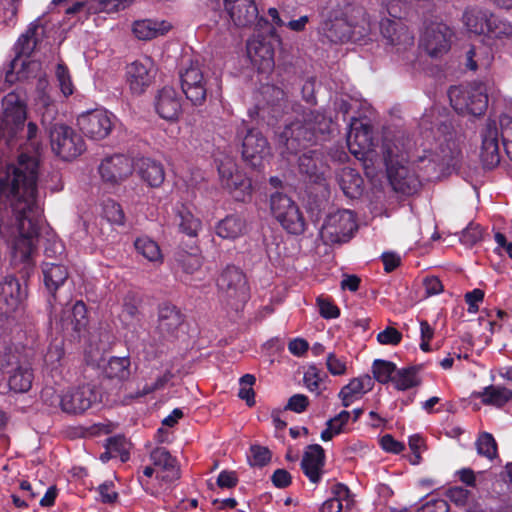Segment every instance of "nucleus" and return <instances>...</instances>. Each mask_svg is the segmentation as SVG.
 Returning <instances> with one entry per match:
<instances>
[{
  "mask_svg": "<svg viewBox=\"0 0 512 512\" xmlns=\"http://www.w3.org/2000/svg\"><path fill=\"white\" fill-rule=\"evenodd\" d=\"M181 88L193 105H202L207 97V83L198 60H190L180 72Z\"/></svg>",
  "mask_w": 512,
  "mask_h": 512,
  "instance_id": "obj_17",
  "label": "nucleus"
},
{
  "mask_svg": "<svg viewBox=\"0 0 512 512\" xmlns=\"http://www.w3.org/2000/svg\"><path fill=\"white\" fill-rule=\"evenodd\" d=\"M61 329L72 337H80L88 325L87 307L83 301H76L73 305L66 304L59 319Z\"/></svg>",
  "mask_w": 512,
  "mask_h": 512,
  "instance_id": "obj_28",
  "label": "nucleus"
},
{
  "mask_svg": "<svg viewBox=\"0 0 512 512\" xmlns=\"http://www.w3.org/2000/svg\"><path fill=\"white\" fill-rule=\"evenodd\" d=\"M258 35L254 36L247 43V54L251 62L258 67L261 71H269L274 67V47L271 39H277L276 32L274 37L268 32L267 27L264 26L262 30H258Z\"/></svg>",
  "mask_w": 512,
  "mask_h": 512,
  "instance_id": "obj_19",
  "label": "nucleus"
},
{
  "mask_svg": "<svg viewBox=\"0 0 512 512\" xmlns=\"http://www.w3.org/2000/svg\"><path fill=\"white\" fill-rule=\"evenodd\" d=\"M33 374L28 363H24L8 374L7 382L10 390L16 393L27 392L32 385Z\"/></svg>",
  "mask_w": 512,
  "mask_h": 512,
  "instance_id": "obj_40",
  "label": "nucleus"
},
{
  "mask_svg": "<svg viewBox=\"0 0 512 512\" xmlns=\"http://www.w3.org/2000/svg\"><path fill=\"white\" fill-rule=\"evenodd\" d=\"M270 209L282 227L291 234L305 230V220L298 205L286 194L276 192L270 197Z\"/></svg>",
  "mask_w": 512,
  "mask_h": 512,
  "instance_id": "obj_11",
  "label": "nucleus"
},
{
  "mask_svg": "<svg viewBox=\"0 0 512 512\" xmlns=\"http://www.w3.org/2000/svg\"><path fill=\"white\" fill-rule=\"evenodd\" d=\"M476 448L478 454L490 460L497 456V443L490 433L484 432L478 437Z\"/></svg>",
  "mask_w": 512,
  "mask_h": 512,
  "instance_id": "obj_51",
  "label": "nucleus"
},
{
  "mask_svg": "<svg viewBox=\"0 0 512 512\" xmlns=\"http://www.w3.org/2000/svg\"><path fill=\"white\" fill-rule=\"evenodd\" d=\"M365 11L360 6L346 5L344 12L332 11L328 19L322 24V33L332 43H344L352 39L357 28L359 34L366 31L368 25Z\"/></svg>",
  "mask_w": 512,
  "mask_h": 512,
  "instance_id": "obj_7",
  "label": "nucleus"
},
{
  "mask_svg": "<svg viewBox=\"0 0 512 512\" xmlns=\"http://www.w3.org/2000/svg\"><path fill=\"white\" fill-rule=\"evenodd\" d=\"M356 229L354 214L349 210H337L329 213L320 230V236L326 244L347 242Z\"/></svg>",
  "mask_w": 512,
  "mask_h": 512,
  "instance_id": "obj_12",
  "label": "nucleus"
},
{
  "mask_svg": "<svg viewBox=\"0 0 512 512\" xmlns=\"http://www.w3.org/2000/svg\"><path fill=\"white\" fill-rule=\"evenodd\" d=\"M150 459L154 466L160 469L158 478L165 482H173L180 478V469L176 458L170 452L163 448L157 447L150 453Z\"/></svg>",
  "mask_w": 512,
  "mask_h": 512,
  "instance_id": "obj_34",
  "label": "nucleus"
},
{
  "mask_svg": "<svg viewBox=\"0 0 512 512\" xmlns=\"http://www.w3.org/2000/svg\"><path fill=\"white\" fill-rule=\"evenodd\" d=\"M104 217L112 224L124 225L125 215L120 204L114 200H107L103 205Z\"/></svg>",
  "mask_w": 512,
  "mask_h": 512,
  "instance_id": "obj_53",
  "label": "nucleus"
},
{
  "mask_svg": "<svg viewBox=\"0 0 512 512\" xmlns=\"http://www.w3.org/2000/svg\"><path fill=\"white\" fill-rule=\"evenodd\" d=\"M125 75L131 93L141 95L153 83L156 70L152 59L146 57L128 64Z\"/></svg>",
  "mask_w": 512,
  "mask_h": 512,
  "instance_id": "obj_21",
  "label": "nucleus"
},
{
  "mask_svg": "<svg viewBox=\"0 0 512 512\" xmlns=\"http://www.w3.org/2000/svg\"><path fill=\"white\" fill-rule=\"evenodd\" d=\"M44 254L47 261H61L65 254V246L63 242L58 239H48L45 244Z\"/></svg>",
  "mask_w": 512,
  "mask_h": 512,
  "instance_id": "obj_55",
  "label": "nucleus"
},
{
  "mask_svg": "<svg viewBox=\"0 0 512 512\" xmlns=\"http://www.w3.org/2000/svg\"><path fill=\"white\" fill-rule=\"evenodd\" d=\"M410 140L403 132H398L392 137L385 136L382 144L383 158L394 189L402 193L416 192L419 183L414 178H407V170L404 163L408 161Z\"/></svg>",
  "mask_w": 512,
  "mask_h": 512,
  "instance_id": "obj_5",
  "label": "nucleus"
},
{
  "mask_svg": "<svg viewBox=\"0 0 512 512\" xmlns=\"http://www.w3.org/2000/svg\"><path fill=\"white\" fill-rule=\"evenodd\" d=\"M24 363L25 361L21 360L20 354L15 349L5 347L0 351V371L3 374L8 375Z\"/></svg>",
  "mask_w": 512,
  "mask_h": 512,
  "instance_id": "obj_48",
  "label": "nucleus"
},
{
  "mask_svg": "<svg viewBox=\"0 0 512 512\" xmlns=\"http://www.w3.org/2000/svg\"><path fill=\"white\" fill-rule=\"evenodd\" d=\"M49 136L53 152L63 160H72L85 151L82 136L65 124H52L49 127Z\"/></svg>",
  "mask_w": 512,
  "mask_h": 512,
  "instance_id": "obj_10",
  "label": "nucleus"
},
{
  "mask_svg": "<svg viewBox=\"0 0 512 512\" xmlns=\"http://www.w3.org/2000/svg\"><path fill=\"white\" fill-rule=\"evenodd\" d=\"M64 356L63 342L55 340L50 344L44 355V361L47 365L52 368L57 367L60 360Z\"/></svg>",
  "mask_w": 512,
  "mask_h": 512,
  "instance_id": "obj_56",
  "label": "nucleus"
},
{
  "mask_svg": "<svg viewBox=\"0 0 512 512\" xmlns=\"http://www.w3.org/2000/svg\"><path fill=\"white\" fill-rule=\"evenodd\" d=\"M45 37V27L40 19H36L28 26L27 30L20 35L16 44V57L10 64V69L6 71V82L13 83L17 80L28 79L36 76L40 70V63L30 61L28 58L42 42Z\"/></svg>",
  "mask_w": 512,
  "mask_h": 512,
  "instance_id": "obj_6",
  "label": "nucleus"
},
{
  "mask_svg": "<svg viewBox=\"0 0 512 512\" xmlns=\"http://www.w3.org/2000/svg\"><path fill=\"white\" fill-rule=\"evenodd\" d=\"M61 409L69 414H81L92 407L99 400V393L95 386L85 384L67 390L63 395L56 396Z\"/></svg>",
  "mask_w": 512,
  "mask_h": 512,
  "instance_id": "obj_20",
  "label": "nucleus"
},
{
  "mask_svg": "<svg viewBox=\"0 0 512 512\" xmlns=\"http://www.w3.org/2000/svg\"><path fill=\"white\" fill-rule=\"evenodd\" d=\"M451 29L444 23L428 26L421 38V46L431 57H439L450 49Z\"/></svg>",
  "mask_w": 512,
  "mask_h": 512,
  "instance_id": "obj_27",
  "label": "nucleus"
},
{
  "mask_svg": "<svg viewBox=\"0 0 512 512\" xmlns=\"http://www.w3.org/2000/svg\"><path fill=\"white\" fill-rule=\"evenodd\" d=\"M448 96L455 111L461 115L481 116L488 106V96L483 84L451 87Z\"/></svg>",
  "mask_w": 512,
  "mask_h": 512,
  "instance_id": "obj_8",
  "label": "nucleus"
},
{
  "mask_svg": "<svg viewBox=\"0 0 512 512\" xmlns=\"http://www.w3.org/2000/svg\"><path fill=\"white\" fill-rule=\"evenodd\" d=\"M26 295V289L14 275H7L0 281V324L14 318Z\"/></svg>",
  "mask_w": 512,
  "mask_h": 512,
  "instance_id": "obj_16",
  "label": "nucleus"
},
{
  "mask_svg": "<svg viewBox=\"0 0 512 512\" xmlns=\"http://www.w3.org/2000/svg\"><path fill=\"white\" fill-rule=\"evenodd\" d=\"M486 405L502 407L512 399V391L501 386L490 385L479 394Z\"/></svg>",
  "mask_w": 512,
  "mask_h": 512,
  "instance_id": "obj_44",
  "label": "nucleus"
},
{
  "mask_svg": "<svg viewBox=\"0 0 512 512\" xmlns=\"http://www.w3.org/2000/svg\"><path fill=\"white\" fill-rule=\"evenodd\" d=\"M183 323L181 311L171 303H162L158 308V325L156 332L158 339H153L151 346H157L158 343L170 341L177 337L179 327Z\"/></svg>",
  "mask_w": 512,
  "mask_h": 512,
  "instance_id": "obj_23",
  "label": "nucleus"
},
{
  "mask_svg": "<svg viewBox=\"0 0 512 512\" xmlns=\"http://www.w3.org/2000/svg\"><path fill=\"white\" fill-rule=\"evenodd\" d=\"M130 360L127 357H112L106 367V374L109 378L126 379L130 371Z\"/></svg>",
  "mask_w": 512,
  "mask_h": 512,
  "instance_id": "obj_49",
  "label": "nucleus"
},
{
  "mask_svg": "<svg viewBox=\"0 0 512 512\" xmlns=\"http://www.w3.org/2000/svg\"><path fill=\"white\" fill-rule=\"evenodd\" d=\"M483 239V229L478 224L470 223L462 232L460 241L469 247Z\"/></svg>",
  "mask_w": 512,
  "mask_h": 512,
  "instance_id": "obj_54",
  "label": "nucleus"
},
{
  "mask_svg": "<svg viewBox=\"0 0 512 512\" xmlns=\"http://www.w3.org/2000/svg\"><path fill=\"white\" fill-rule=\"evenodd\" d=\"M224 7L236 26L249 27L256 24L258 30H262L265 26L271 37H274V26L266 19L259 18L255 0H224Z\"/></svg>",
  "mask_w": 512,
  "mask_h": 512,
  "instance_id": "obj_15",
  "label": "nucleus"
},
{
  "mask_svg": "<svg viewBox=\"0 0 512 512\" xmlns=\"http://www.w3.org/2000/svg\"><path fill=\"white\" fill-rule=\"evenodd\" d=\"M132 161L121 154L105 158L100 166L101 178L110 184H117L132 174Z\"/></svg>",
  "mask_w": 512,
  "mask_h": 512,
  "instance_id": "obj_30",
  "label": "nucleus"
},
{
  "mask_svg": "<svg viewBox=\"0 0 512 512\" xmlns=\"http://www.w3.org/2000/svg\"><path fill=\"white\" fill-rule=\"evenodd\" d=\"M402 339V334L393 327H387L377 335V340L383 345H397Z\"/></svg>",
  "mask_w": 512,
  "mask_h": 512,
  "instance_id": "obj_61",
  "label": "nucleus"
},
{
  "mask_svg": "<svg viewBox=\"0 0 512 512\" xmlns=\"http://www.w3.org/2000/svg\"><path fill=\"white\" fill-rule=\"evenodd\" d=\"M480 159L485 168L491 169L500 163L499 132L494 120H487L480 132Z\"/></svg>",
  "mask_w": 512,
  "mask_h": 512,
  "instance_id": "obj_25",
  "label": "nucleus"
},
{
  "mask_svg": "<svg viewBox=\"0 0 512 512\" xmlns=\"http://www.w3.org/2000/svg\"><path fill=\"white\" fill-rule=\"evenodd\" d=\"M325 464V452L319 444L307 446L301 461V468L308 479L317 484L320 482Z\"/></svg>",
  "mask_w": 512,
  "mask_h": 512,
  "instance_id": "obj_32",
  "label": "nucleus"
},
{
  "mask_svg": "<svg viewBox=\"0 0 512 512\" xmlns=\"http://www.w3.org/2000/svg\"><path fill=\"white\" fill-rule=\"evenodd\" d=\"M250 452L253 459L251 465L262 467L271 459V452L267 447L252 445L250 447Z\"/></svg>",
  "mask_w": 512,
  "mask_h": 512,
  "instance_id": "obj_59",
  "label": "nucleus"
},
{
  "mask_svg": "<svg viewBox=\"0 0 512 512\" xmlns=\"http://www.w3.org/2000/svg\"><path fill=\"white\" fill-rule=\"evenodd\" d=\"M420 127L430 131L434 139L439 142L437 150L425 152L418 158L420 169L424 170L427 178L430 179L434 174L444 173L454 167L461 155V149L455 138V124L448 115H440L435 110L425 112L420 119Z\"/></svg>",
  "mask_w": 512,
  "mask_h": 512,
  "instance_id": "obj_2",
  "label": "nucleus"
},
{
  "mask_svg": "<svg viewBox=\"0 0 512 512\" xmlns=\"http://www.w3.org/2000/svg\"><path fill=\"white\" fill-rule=\"evenodd\" d=\"M337 182L343 193L349 198H357L362 193L363 179L357 170L343 167L336 174Z\"/></svg>",
  "mask_w": 512,
  "mask_h": 512,
  "instance_id": "obj_37",
  "label": "nucleus"
},
{
  "mask_svg": "<svg viewBox=\"0 0 512 512\" xmlns=\"http://www.w3.org/2000/svg\"><path fill=\"white\" fill-rule=\"evenodd\" d=\"M374 381L369 375L353 378L343 386L338 394L344 407H349L353 402L373 389Z\"/></svg>",
  "mask_w": 512,
  "mask_h": 512,
  "instance_id": "obj_35",
  "label": "nucleus"
},
{
  "mask_svg": "<svg viewBox=\"0 0 512 512\" xmlns=\"http://www.w3.org/2000/svg\"><path fill=\"white\" fill-rule=\"evenodd\" d=\"M308 405L309 400L307 396L303 394H295L289 398L285 409L296 413H302L307 409Z\"/></svg>",
  "mask_w": 512,
  "mask_h": 512,
  "instance_id": "obj_64",
  "label": "nucleus"
},
{
  "mask_svg": "<svg viewBox=\"0 0 512 512\" xmlns=\"http://www.w3.org/2000/svg\"><path fill=\"white\" fill-rule=\"evenodd\" d=\"M80 130L89 138L101 140L107 137L113 127L110 115L105 110L95 109L81 114L77 119Z\"/></svg>",
  "mask_w": 512,
  "mask_h": 512,
  "instance_id": "obj_24",
  "label": "nucleus"
},
{
  "mask_svg": "<svg viewBox=\"0 0 512 512\" xmlns=\"http://www.w3.org/2000/svg\"><path fill=\"white\" fill-rule=\"evenodd\" d=\"M380 33L385 46L391 53L405 54L414 47V36L400 18L382 19Z\"/></svg>",
  "mask_w": 512,
  "mask_h": 512,
  "instance_id": "obj_13",
  "label": "nucleus"
},
{
  "mask_svg": "<svg viewBox=\"0 0 512 512\" xmlns=\"http://www.w3.org/2000/svg\"><path fill=\"white\" fill-rule=\"evenodd\" d=\"M174 260L176 266L186 275L201 273L202 257L198 253H191L185 250L175 252Z\"/></svg>",
  "mask_w": 512,
  "mask_h": 512,
  "instance_id": "obj_43",
  "label": "nucleus"
},
{
  "mask_svg": "<svg viewBox=\"0 0 512 512\" xmlns=\"http://www.w3.org/2000/svg\"><path fill=\"white\" fill-rule=\"evenodd\" d=\"M27 108L25 99L18 92H10L2 99V115L0 116V142L12 147L19 139H26L31 149L37 153L39 141L37 140L38 127L29 122L25 129Z\"/></svg>",
  "mask_w": 512,
  "mask_h": 512,
  "instance_id": "obj_4",
  "label": "nucleus"
},
{
  "mask_svg": "<svg viewBox=\"0 0 512 512\" xmlns=\"http://www.w3.org/2000/svg\"><path fill=\"white\" fill-rule=\"evenodd\" d=\"M221 185L237 201H246L251 196V180L240 171L233 157L222 154L216 158Z\"/></svg>",
  "mask_w": 512,
  "mask_h": 512,
  "instance_id": "obj_9",
  "label": "nucleus"
},
{
  "mask_svg": "<svg viewBox=\"0 0 512 512\" xmlns=\"http://www.w3.org/2000/svg\"><path fill=\"white\" fill-rule=\"evenodd\" d=\"M299 172L314 184L324 185L326 182L327 165L323 153L318 149L303 153L298 159Z\"/></svg>",
  "mask_w": 512,
  "mask_h": 512,
  "instance_id": "obj_29",
  "label": "nucleus"
},
{
  "mask_svg": "<svg viewBox=\"0 0 512 512\" xmlns=\"http://www.w3.org/2000/svg\"><path fill=\"white\" fill-rule=\"evenodd\" d=\"M171 28L165 21L142 20L136 21L133 25V33L140 40H150L158 35H164Z\"/></svg>",
  "mask_w": 512,
  "mask_h": 512,
  "instance_id": "obj_39",
  "label": "nucleus"
},
{
  "mask_svg": "<svg viewBox=\"0 0 512 512\" xmlns=\"http://www.w3.org/2000/svg\"><path fill=\"white\" fill-rule=\"evenodd\" d=\"M255 381L256 379L252 374H245L239 380L240 389L238 392V397L242 400H245L249 407L255 405V392L252 388V386L255 384Z\"/></svg>",
  "mask_w": 512,
  "mask_h": 512,
  "instance_id": "obj_52",
  "label": "nucleus"
},
{
  "mask_svg": "<svg viewBox=\"0 0 512 512\" xmlns=\"http://www.w3.org/2000/svg\"><path fill=\"white\" fill-rule=\"evenodd\" d=\"M138 172L141 179L150 187H159L165 179L163 165L150 158H143L140 160Z\"/></svg>",
  "mask_w": 512,
  "mask_h": 512,
  "instance_id": "obj_38",
  "label": "nucleus"
},
{
  "mask_svg": "<svg viewBox=\"0 0 512 512\" xmlns=\"http://www.w3.org/2000/svg\"><path fill=\"white\" fill-rule=\"evenodd\" d=\"M177 217L179 228L183 233L191 237L197 235L201 222L186 207L182 206L178 210Z\"/></svg>",
  "mask_w": 512,
  "mask_h": 512,
  "instance_id": "obj_47",
  "label": "nucleus"
},
{
  "mask_svg": "<svg viewBox=\"0 0 512 512\" xmlns=\"http://www.w3.org/2000/svg\"><path fill=\"white\" fill-rule=\"evenodd\" d=\"M396 371V365L390 361L376 359L372 365L374 379L382 384L390 381L393 382V376L396 374Z\"/></svg>",
  "mask_w": 512,
  "mask_h": 512,
  "instance_id": "obj_46",
  "label": "nucleus"
},
{
  "mask_svg": "<svg viewBox=\"0 0 512 512\" xmlns=\"http://www.w3.org/2000/svg\"><path fill=\"white\" fill-rule=\"evenodd\" d=\"M56 77L59 82L60 89L65 96H69L73 93V84L68 72V69L58 64L56 69Z\"/></svg>",
  "mask_w": 512,
  "mask_h": 512,
  "instance_id": "obj_58",
  "label": "nucleus"
},
{
  "mask_svg": "<svg viewBox=\"0 0 512 512\" xmlns=\"http://www.w3.org/2000/svg\"><path fill=\"white\" fill-rule=\"evenodd\" d=\"M246 230L245 221L238 215H229L221 220L217 227L218 236L226 239H235L244 234Z\"/></svg>",
  "mask_w": 512,
  "mask_h": 512,
  "instance_id": "obj_41",
  "label": "nucleus"
},
{
  "mask_svg": "<svg viewBox=\"0 0 512 512\" xmlns=\"http://www.w3.org/2000/svg\"><path fill=\"white\" fill-rule=\"evenodd\" d=\"M38 234V226H35L34 233H22L15 240L12 261L14 268L21 275L22 279L27 280L35 271V262L32 258L33 239Z\"/></svg>",
  "mask_w": 512,
  "mask_h": 512,
  "instance_id": "obj_22",
  "label": "nucleus"
},
{
  "mask_svg": "<svg viewBox=\"0 0 512 512\" xmlns=\"http://www.w3.org/2000/svg\"><path fill=\"white\" fill-rule=\"evenodd\" d=\"M237 137H243L242 155L251 166H260L262 160L270 154L267 139L258 130L248 128L245 122L237 128Z\"/></svg>",
  "mask_w": 512,
  "mask_h": 512,
  "instance_id": "obj_18",
  "label": "nucleus"
},
{
  "mask_svg": "<svg viewBox=\"0 0 512 512\" xmlns=\"http://www.w3.org/2000/svg\"><path fill=\"white\" fill-rule=\"evenodd\" d=\"M142 298L134 292H128L123 298L122 310L119 314V320L123 327L132 333L129 341L133 342L138 338V334L143 329V313L141 311Z\"/></svg>",
  "mask_w": 512,
  "mask_h": 512,
  "instance_id": "obj_26",
  "label": "nucleus"
},
{
  "mask_svg": "<svg viewBox=\"0 0 512 512\" xmlns=\"http://www.w3.org/2000/svg\"><path fill=\"white\" fill-rule=\"evenodd\" d=\"M487 33L494 34L495 37L512 36V24L508 21L499 19L492 14V23Z\"/></svg>",
  "mask_w": 512,
  "mask_h": 512,
  "instance_id": "obj_57",
  "label": "nucleus"
},
{
  "mask_svg": "<svg viewBox=\"0 0 512 512\" xmlns=\"http://www.w3.org/2000/svg\"><path fill=\"white\" fill-rule=\"evenodd\" d=\"M155 108L165 120H176L182 111L181 98L172 87H163L156 96Z\"/></svg>",
  "mask_w": 512,
  "mask_h": 512,
  "instance_id": "obj_33",
  "label": "nucleus"
},
{
  "mask_svg": "<svg viewBox=\"0 0 512 512\" xmlns=\"http://www.w3.org/2000/svg\"><path fill=\"white\" fill-rule=\"evenodd\" d=\"M38 159L35 155L21 153L16 164L0 171V212H5V222L20 226L22 233H34L32 214L38 210L37 180Z\"/></svg>",
  "mask_w": 512,
  "mask_h": 512,
  "instance_id": "obj_1",
  "label": "nucleus"
},
{
  "mask_svg": "<svg viewBox=\"0 0 512 512\" xmlns=\"http://www.w3.org/2000/svg\"><path fill=\"white\" fill-rule=\"evenodd\" d=\"M134 246L136 251L141 254L145 259L154 263L162 262V254L157 242L147 236L138 237Z\"/></svg>",
  "mask_w": 512,
  "mask_h": 512,
  "instance_id": "obj_45",
  "label": "nucleus"
},
{
  "mask_svg": "<svg viewBox=\"0 0 512 512\" xmlns=\"http://www.w3.org/2000/svg\"><path fill=\"white\" fill-rule=\"evenodd\" d=\"M332 132L331 118L319 111L305 110L300 118L287 123L277 134V145L282 155L297 154L302 149L326 141Z\"/></svg>",
  "mask_w": 512,
  "mask_h": 512,
  "instance_id": "obj_3",
  "label": "nucleus"
},
{
  "mask_svg": "<svg viewBox=\"0 0 512 512\" xmlns=\"http://www.w3.org/2000/svg\"><path fill=\"white\" fill-rule=\"evenodd\" d=\"M217 287L222 295L238 308L239 303L245 302L249 297V286L246 275L234 265H227L217 279Z\"/></svg>",
  "mask_w": 512,
  "mask_h": 512,
  "instance_id": "obj_14",
  "label": "nucleus"
},
{
  "mask_svg": "<svg viewBox=\"0 0 512 512\" xmlns=\"http://www.w3.org/2000/svg\"><path fill=\"white\" fill-rule=\"evenodd\" d=\"M42 274L44 287L49 295L48 303L52 306L57 302V290L66 283L69 277L68 268L60 262L45 261L42 264Z\"/></svg>",
  "mask_w": 512,
  "mask_h": 512,
  "instance_id": "obj_31",
  "label": "nucleus"
},
{
  "mask_svg": "<svg viewBox=\"0 0 512 512\" xmlns=\"http://www.w3.org/2000/svg\"><path fill=\"white\" fill-rule=\"evenodd\" d=\"M303 380L306 387L311 392L316 391L319 388L320 382L322 381L320 371L317 369L316 366H310L308 370L305 372Z\"/></svg>",
  "mask_w": 512,
  "mask_h": 512,
  "instance_id": "obj_63",
  "label": "nucleus"
},
{
  "mask_svg": "<svg viewBox=\"0 0 512 512\" xmlns=\"http://www.w3.org/2000/svg\"><path fill=\"white\" fill-rule=\"evenodd\" d=\"M462 20L469 32L482 35L487 33L492 23V13L478 6L467 7Z\"/></svg>",
  "mask_w": 512,
  "mask_h": 512,
  "instance_id": "obj_36",
  "label": "nucleus"
},
{
  "mask_svg": "<svg viewBox=\"0 0 512 512\" xmlns=\"http://www.w3.org/2000/svg\"><path fill=\"white\" fill-rule=\"evenodd\" d=\"M326 366L328 371L335 376L344 375L347 370L345 360L337 357L335 353L327 355Z\"/></svg>",
  "mask_w": 512,
  "mask_h": 512,
  "instance_id": "obj_60",
  "label": "nucleus"
},
{
  "mask_svg": "<svg viewBox=\"0 0 512 512\" xmlns=\"http://www.w3.org/2000/svg\"><path fill=\"white\" fill-rule=\"evenodd\" d=\"M421 369V365H414L397 370L393 376L395 388L404 391L420 385L421 380L418 373Z\"/></svg>",
  "mask_w": 512,
  "mask_h": 512,
  "instance_id": "obj_42",
  "label": "nucleus"
},
{
  "mask_svg": "<svg viewBox=\"0 0 512 512\" xmlns=\"http://www.w3.org/2000/svg\"><path fill=\"white\" fill-rule=\"evenodd\" d=\"M106 449H110L111 452L117 457H120L121 462H125L129 459L130 443L124 436H114L106 440Z\"/></svg>",
  "mask_w": 512,
  "mask_h": 512,
  "instance_id": "obj_50",
  "label": "nucleus"
},
{
  "mask_svg": "<svg viewBox=\"0 0 512 512\" xmlns=\"http://www.w3.org/2000/svg\"><path fill=\"white\" fill-rule=\"evenodd\" d=\"M317 304L320 315L325 319L337 318L340 315L339 308L327 299L318 298Z\"/></svg>",
  "mask_w": 512,
  "mask_h": 512,
  "instance_id": "obj_62",
  "label": "nucleus"
}]
</instances>
